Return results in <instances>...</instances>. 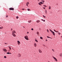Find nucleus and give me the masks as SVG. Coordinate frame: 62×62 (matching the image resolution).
Returning a JSON list of instances; mask_svg holds the SVG:
<instances>
[{
    "instance_id": "1",
    "label": "nucleus",
    "mask_w": 62,
    "mask_h": 62,
    "mask_svg": "<svg viewBox=\"0 0 62 62\" xmlns=\"http://www.w3.org/2000/svg\"><path fill=\"white\" fill-rule=\"evenodd\" d=\"M15 33H16V32L14 30H13V32H12V35H13V37H16V35L15 34Z\"/></svg>"
},
{
    "instance_id": "2",
    "label": "nucleus",
    "mask_w": 62,
    "mask_h": 62,
    "mask_svg": "<svg viewBox=\"0 0 62 62\" xmlns=\"http://www.w3.org/2000/svg\"><path fill=\"white\" fill-rule=\"evenodd\" d=\"M24 38L26 39V40H28L29 39L28 38V36H25L24 37Z\"/></svg>"
},
{
    "instance_id": "3",
    "label": "nucleus",
    "mask_w": 62,
    "mask_h": 62,
    "mask_svg": "<svg viewBox=\"0 0 62 62\" xmlns=\"http://www.w3.org/2000/svg\"><path fill=\"white\" fill-rule=\"evenodd\" d=\"M9 9L10 10H14V8H9Z\"/></svg>"
},
{
    "instance_id": "4",
    "label": "nucleus",
    "mask_w": 62,
    "mask_h": 62,
    "mask_svg": "<svg viewBox=\"0 0 62 62\" xmlns=\"http://www.w3.org/2000/svg\"><path fill=\"white\" fill-rule=\"evenodd\" d=\"M3 51H4V52H6L7 51V50L6 49H3Z\"/></svg>"
},
{
    "instance_id": "5",
    "label": "nucleus",
    "mask_w": 62,
    "mask_h": 62,
    "mask_svg": "<svg viewBox=\"0 0 62 62\" xmlns=\"http://www.w3.org/2000/svg\"><path fill=\"white\" fill-rule=\"evenodd\" d=\"M53 58L56 61H57V59L55 57H53Z\"/></svg>"
},
{
    "instance_id": "6",
    "label": "nucleus",
    "mask_w": 62,
    "mask_h": 62,
    "mask_svg": "<svg viewBox=\"0 0 62 62\" xmlns=\"http://www.w3.org/2000/svg\"><path fill=\"white\" fill-rule=\"evenodd\" d=\"M52 33L53 34V35H54V36H55V34L54 33V31H52Z\"/></svg>"
},
{
    "instance_id": "7",
    "label": "nucleus",
    "mask_w": 62,
    "mask_h": 62,
    "mask_svg": "<svg viewBox=\"0 0 62 62\" xmlns=\"http://www.w3.org/2000/svg\"><path fill=\"white\" fill-rule=\"evenodd\" d=\"M21 54H18V56L19 57H21Z\"/></svg>"
},
{
    "instance_id": "8",
    "label": "nucleus",
    "mask_w": 62,
    "mask_h": 62,
    "mask_svg": "<svg viewBox=\"0 0 62 62\" xmlns=\"http://www.w3.org/2000/svg\"><path fill=\"white\" fill-rule=\"evenodd\" d=\"M36 22L37 23H39V22H40V21L39 20H38L36 21Z\"/></svg>"
},
{
    "instance_id": "9",
    "label": "nucleus",
    "mask_w": 62,
    "mask_h": 62,
    "mask_svg": "<svg viewBox=\"0 0 62 62\" xmlns=\"http://www.w3.org/2000/svg\"><path fill=\"white\" fill-rule=\"evenodd\" d=\"M8 48H9L10 51H11V48L9 46H8Z\"/></svg>"
},
{
    "instance_id": "10",
    "label": "nucleus",
    "mask_w": 62,
    "mask_h": 62,
    "mask_svg": "<svg viewBox=\"0 0 62 62\" xmlns=\"http://www.w3.org/2000/svg\"><path fill=\"white\" fill-rule=\"evenodd\" d=\"M17 42L18 43V45H19V44H20V41H18Z\"/></svg>"
},
{
    "instance_id": "11",
    "label": "nucleus",
    "mask_w": 62,
    "mask_h": 62,
    "mask_svg": "<svg viewBox=\"0 0 62 62\" xmlns=\"http://www.w3.org/2000/svg\"><path fill=\"white\" fill-rule=\"evenodd\" d=\"M39 52L40 53H42V51H41V50H39Z\"/></svg>"
},
{
    "instance_id": "12",
    "label": "nucleus",
    "mask_w": 62,
    "mask_h": 62,
    "mask_svg": "<svg viewBox=\"0 0 62 62\" xmlns=\"http://www.w3.org/2000/svg\"><path fill=\"white\" fill-rule=\"evenodd\" d=\"M31 22H32V21H31V20L28 21V22L29 23H31Z\"/></svg>"
},
{
    "instance_id": "13",
    "label": "nucleus",
    "mask_w": 62,
    "mask_h": 62,
    "mask_svg": "<svg viewBox=\"0 0 62 62\" xmlns=\"http://www.w3.org/2000/svg\"><path fill=\"white\" fill-rule=\"evenodd\" d=\"M47 38H50V39H52V38H51V37H50L49 36H47Z\"/></svg>"
},
{
    "instance_id": "14",
    "label": "nucleus",
    "mask_w": 62,
    "mask_h": 62,
    "mask_svg": "<svg viewBox=\"0 0 62 62\" xmlns=\"http://www.w3.org/2000/svg\"><path fill=\"white\" fill-rule=\"evenodd\" d=\"M34 45L35 47H36V46H37V44H36V43H35L34 44Z\"/></svg>"
},
{
    "instance_id": "15",
    "label": "nucleus",
    "mask_w": 62,
    "mask_h": 62,
    "mask_svg": "<svg viewBox=\"0 0 62 62\" xmlns=\"http://www.w3.org/2000/svg\"><path fill=\"white\" fill-rule=\"evenodd\" d=\"M3 27H1L0 28V29H3Z\"/></svg>"
},
{
    "instance_id": "16",
    "label": "nucleus",
    "mask_w": 62,
    "mask_h": 62,
    "mask_svg": "<svg viewBox=\"0 0 62 62\" xmlns=\"http://www.w3.org/2000/svg\"><path fill=\"white\" fill-rule=\"evenodd\" d=\"M45 11L46 12V14H47V10H45Z\"/></svg>"
},
{
    "instance_id": "17",
    "label": "nucleus",
    "mask_w": 62,
    "mask_h": 62,
    "mask_svg": "<svg viewBox=\"0 0 62 62\" xmlns=\"http://www.w3.org/2000/svg\"><path fill=\"white\" fill-rule=\"evenodd\" d=\"M42 21H44V22H45V20H43V19H41Z\"/></svg>"
},
{
    "instance_id": "18",
    "label": "nucleus",
    "mask_w": 62,
    "mask_h": 62,
    "mask_svg": "<svg viewBox=\"0 0 62 62\" xmlns=\"http://www.w3.org/2000/svg\"><path fill=\"white\" fill-rule=\"evenodd\" d=\"M51 7L49 6V9H51Z\"/></svg>"
},
{
    "instance_id": "19",
    "label": "nucleus",
    "mask_w": 62,
    "mask_h": 62,
    "mask_svg": "<svg viewBox=\"0 0 62 62\" xmlns=\"http://www.w3.org/2000/svg\"><path fill=\"white\" fill-rule=\"evenodd\" d=\"M37 34L38 35H39V32H37Z\"/></svg>"
},
{
    "instance_id": "20",
    "label": "nucleus",
    "mask_w": 62,
    "mask_h": 62,
    "mask_svg": "<svg viewBox=\"0 0 62 62\" xmlns=\"http://www.w3.org/2000/svg\"><path fill=\"white\" fill-rule=\"evenodd\" d=\"M38 4H39V5H40V6L41 5V3L39 2Z\"/></svg>"
},
{
    "instance_id": "21",
    "label": "nucleus",
    "mask_w": 62,
    "mask_h": 62,
    "mask_svg": "<svg viewBox=\"0 0 62 62\" xmlns=\"http://www.w3.org/2000/svg\"><path fill=\"white\" fill-rule=\"evenodd\" d=\"M60 56H62V54H61L60 55Z\"/></svg>"
},
{
    "instance_id": "22",
    "label": "nucleus",
    "mask_w": 62,
    "mask_h": 62,
    "mask_svg": "<svg viewBox=\"0 0 62 62\" xmlns=\"http://www.w3.org/2000/svg\"><path fill=\"white\" fill-rule=\"evenodd\" d=\"M43 6H44L45 7H47V6H46V5H44Z\"/></svg>"
},
{
    "instance_id": "23",
    "label": "nucleus",
    "mask_w": 62,
    "mask_h": 62,
    "mask_svg": "<svg viewBox=\"0 0 62 62\" xmlns=\"http://www.w3.org/2000/svg\"><path fill=\"white\" fill-rule=\"evenodd\" d=\"M41 1L42 2H45V1L44 0H41Z\"/></svg>"
},
{
    "instance_id": "24",
    "label": "nucleus",
    "mask_w": 62,
    "mask_h": 62,
    "mask_svg": "<svg viewBox=\"0 0 62 62\" xmlns=\"http://www.w3.org/2000/svg\"><path fill=\"white\" fill-rule=\"evenodd\" d=\"M27 10H28V11H30V9L29 8Z\"/></svg>"
},
{
    "instance_id": "25",
    "label": "nucleus",
    "mask_w": 62,
    "mask_h": 62,
    "mask_svg": "<svg viewBox=\"0 0 62 62\" xmlns=\"http://www.w3.org/2000/svg\"><path fill=\"white\" fill-rule=\"evenodd\" d=\"M7 54H10V53L9 52H7Z\"/></svg>"
},
{
    "instance_id": "26",
    "label": "nucleus",
    "mask_w": 62,
    "mask_h": 62,
    "mask_svg": "<svg viewBox=\"0 0 62 62\" xmlns=\"http://www.w3.org/2000/svg\"><path fill=\"white\" fill-rule=\"evenodd\" d=\"M4 58H7V57L6 56H4Z\"/></svg>"
},
{
    "instance_id": "27",
    "label": "nucleus",
    "mask_w": 62,
    "mask_h": 62,
    "mask_svg": "<svg viewBox=\"0 0 62 62\" xmlns=\"http://www.w3.org/2000/svg\"><path fill=\"white\" fill-rule=\"evenodd\" d=\"M43 17H44V18H46V16L44 15H43Z\"/></svg>"
},
{
    "instance_id": "28",
    "label": "nucleus",
    "mask_w": 62,
    "mask_h": 62,
    "mask_svg": "<svg viewBox=\"0 0 62 62\" xmlns=\"http://www.w3.org/2000/svg\"><path fill=\"white\" fill-rule=\"evenodd\" d=\"M40 39H42L43 38L42 37H40Z\"/></svg>"
},
{
    "instance_id": "29",
    "label": "nucleus",
    "mask_w": 62,
    "mask_h": 62,
    "mask_svg": "<svg viewBox=\"0 0 62 62\" xmlns=\"http://www.w3.org/2000/svg\"><path fill=\"white\" fill-rule=\"evenodd\" d=\"M40 3H41V4H42L43 3H44L43 2H40Z\"/></svg>"
},
{
    "instance_id": "30",
    "label": "nucleus",
    "mask_w": 62,
    "mask_h": 62,
    "mask_svg": "<svg viewBox=\"0 0 62 62\" xmlns=\"http://www.w3.org/2000/svg\"><path fill=\"white\" fill-rule=\"evenodd\" d=\"M58 34L59 35H60V33L59 32H58Z\"/></svg>"
},
{
    "instance_id": "31",
    "label": "nucleus",
    "mask_w": 62,
    "mask_h": 62,
    "mask_svg": "<svg viewBox=\"0 0 62 62\" xmlns=\"http://www.w3.org/2000/svg\"><path fill=\"white\" fill-rule=\"evenodd\" d=\"M29 4V3L28 2L27 3V5H28V4Z\"/></svg>"
},
{
    "instance_id": "32",
    "label": "nucleus",
    "mask_w": 62,
    "mask_h": 62,
    "mask_svg": "<svg viewBox=\"0 0 62 62\" xmlns=\"http://www.w3.org/2000/svg\"><path fill=\"white\" fill-rule=\"evenodd\" d=\"M16 18H17V19H18V18H19V17H18V16H17L16 17Z\"/></svg>"
},
{
    "instance_id": "33",
    "label": "nucleus",
    "mask_w": 62,
    "mask_h": 62,
    "mask_svg": "<svg viewBox=\"0 0 62 62\" xmlns=\"http://www.w3.org/2000/svg\"><path fill=\"white\" fill-rule=\"evenodd\" d=\"M35 41H36V42H38V40H35Z\"/></svg>"
},
{
    "instance_id": "34",
    "label": "nucleus",
    "mask_w": 62,
    "mask_h": 62,
    "mask_svg": "<svg viewBox=\"0 0 62 62\" xmlns=\"http://www.w3.org/2000/svg\"><path fill=\"white\" fill-rule=\"evenodd\" d=\"M50 31H51V32L53 31H52L51 29H50Z\"/></svg>"
},
{
    "instance_id": "35",
    "label": "nucleus",
    "mask_w": 62,
    "mask_h": 62,
    "mask_svg": "<svg viewBox=\"0 0 62 62\" xmlns=\"http://www.w3.org/2000/svg\"><path fill=\"white\" fill-rule=\"evenodd\" d=\"M47 31L48 33H49V30H47Z\"/></svg>"
},
{
    "instance_id": "36",
    "label": "nucleus",
    "mask_w": 62,
    "mask_h": 62,
    "mask_svg": "<svg viewBox=\"0 0 62 62\" xmlns=\"http://www.w3.org/2000/svg\"><path fill=\"white\" fill-rule=\"evenodd\" d=\"M52 51H53V52H54V50L53 49H52Z\"/></svg>"
},
{
    "instance_id": "37",
    "label": "nucleus",
    "mask_w": 62,
    "mask_h": 62,
    "mask_svg": "<svg viewBox=\"0 0 62 62\" xmlns=\"http://www.w3.org/2000/svg\"><path fill=\"white\" fill-rule=\"evenodd\" d=\"M56 32V33H57V32H58V31H56V32Z\"/></svg>"
},
{
    "instance_id": "38",
    "label": "nucleus",
    "mask_w": 62,
    "mask_h": 62,
    "mask_svg": "<svg viewBox=\"0 0 62 62\" xmlns=\"http://www.w3.org/2000/svg\"><path fill=\"white\" fill-rule=\"evenodd\" d=\"M54 31H55V32H56V31H55L54 29Z\"/></svg>"
},
{
    "instance_id": "39",
    "label": "nucleus",
    "mask_w": 62,
    "mask_h": 62,
    "mask_svg": "<svg viewBox=\"0 0 62 62\" xmlns=\"http://www.w3.org/2000/svg\"><path fill=\"white\" fill-rule=\"evenodd\" d=\"M6 16V17H7V18H8V16Z\"/></svg>"
},
{
    "instance_id": "40",
    "label": "nucleus",
    "mask_w": 62,
    "mask_h": 62,
    "mask_svg": "<svg viewBox=\"0 0 62 62\" xmlns=\"http://www.w3.org/2000/svg\"><path fill=\"white\" fill-rule=\"evenodd\" d=\"M22 9V10H24V8H23V9Z\"/></svg>"
},
{
    "instance_id": "41",
    "label": "nucleus",
    "mask_w": 62,
    "mask_h": 62,
    "mask_svg": "<svg viewBox=\"0 0 62 62\" xmlns=\"http://www.w3.org/2000/svg\"><path fill=\"white\" fill-rule=\"evenodd\" d=\"M31 29L32 30H33V28H32Z\"/></svg>"
},
{
    "instance_id": "42",
    "label": "nucleus",
    "mask_w": 62,
    "mask_h": 62,
    "mask_svg": "<svg viewBox=\"0 0 62 62\" xmlns=\"http://www.w3.org/2000/svg\"><path fill=\"white\" fill-rule=\"evenodd\" d=\"M26 5L28 7V4H26Z\"/></svg>"
},
{
    "instance_id": "43",
    "label": "nucleus",
    "mask_w": 62,
    "mask_h": 62,
    "mask_svg": "<svg viewBox=\"0 0 62 62\" xmlns=\"http://www.w3.org/2000/svg\"><path fill=\"white\" fill-rule=\"evenodd\" d=\"M12 49H13V50H14V49L13 48H12Z\"/></svg>"
},
{
    "instance_id": "44",
    "label": "nucleus",
    "mask_w": 62,
    "mask_h": 62,
    "mask_svg": "<svg viewBox=\"0 0 62 62\" xmlns=\"http://www.w3.org/2000/svg\"><path fill=\"white\" fill-rule=\"evenodd\" d=\"M5 44H7V43H5Z\"/></svg>"
},
{
    "instance_id": "45",
    "label": "nucleus",
    "mask_w": 62,
    "mask_h": 62,
    "mask_svg": "<svg viewBox=\"0 0 62 62\" xmlns=\"http://www.w3.org/2000/svg\"><path fill=\"white\" fill-rule=\"evenodd\" d=\"M45 8H44L43 9H45Z\"/></svg>"
},
{
    "instance_id": "46",
    "label": "nucleus",
    "mask_w": 62,
    "mask_h": 62,
    "mask_svg": "<svg viewBox=\"0 0 62 62\" xmlns=\"http://www.w3.org/2000/svg\"><path fill=\"white\" fill-rule=\"evenodd\" d=\"M46 41H47V39H46Z\"/></svg>"
},
{
    "instance_id": "47",
    "label": "nucleus",
    "mask_w": 62,
    "mask_h": 62,
    "mask_svg": "<svg viewBox=\"0 0 62 62\" xmlns=\"http://www.w3.org/2000/svg\"><path fill=\"white\" fill-rule=\"evenodd\" d=\"M9 54H11V53H10Z\"/></svg>"
},
{
    "instance_id": "48",
    "label": "nucleus",
    "mask_w": 62,
    "mask_h": 62,
    "mask_svg": "<svg viewBox=\"0 0 62 62\" xmlns=\"http://www.w3.org/2000/svg\"><path fill=\"white\" fill-rule=\"evenodd\" d=\"M11 30L12 31V29H11Z\"/></svg>"
},
{
    "instance_id": "49",
    "label": "nucleus",
    "mask_w": 62,
    "mask_h": 62,
    "mask_svg": "<svg viewBox=\"0 0 62 62\" xmlns=\"http://www.w3.org/2000/svg\"><path fill=\"white\" fill-rule=\"evenodd\" d=\"M27 33H29V32H27Z\"/></svg>"
},
{
    "instance_id": "50",
    "label": "nucleus",
    "mask_w": 62,
    "mask_h": 62,
    "mask_svg": "<svg viewBox=\"0 0 62 62\" xmlns=\"http://www.w3.org/2000/svg\"><path fill=\"white\" fill-rule=\"evenodd\" d=\"M41 29H39V30H40Z\"/></svg>"
},
{
    "instance_id": "51",
    "label": "nucleus",
    "mask_w": 62,
    "mask_h": 62,
    "mask_svg": "<svg viewBox=\"0 0 62 62\" xmlns=\"http://www.w3.org/2000/svg\"><path fill=\"white\" fill-rule=\"evenodd\" d=\"M61 38H62V36H61Z\"/></svg>"
},
{
    "instance_id": "52",
    "label": "nucleus",
    "mask_w": 62,
    "mask_h": 62,
    "mask_svg": "<svg viewBox=\"0 0 62 62\" xmlns=\"http://www.w3.org/2000/svg\"><path fill=\"white\" fill-rule=\"evenodd\" d=\"M38 0V1H39V0Z\"/></svg>"
}]
</instances>
